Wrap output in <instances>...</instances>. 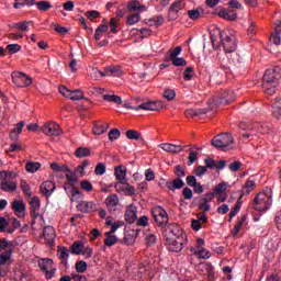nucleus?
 <instances>
[{
  "label": "nucleus",
  "instance_id": "nucleus-1",
  "mask_svg": "<svg viewBox=\"0 0 281 281\" xmlns=\"http://www.w3.org/2000/svg\"><path fill=\"white\" fill-rule=\"evenodd\" d=\"M220 37L225 54H234V52H236V32L223 31L220 32Z\"/></svg>",
  "mask_w": 281,
  "mask_h": 281
},
{
  "label": "nucleus",
  "instance_id": "nucleus-2",
  "mask_svg": "<svg viewBox=\"0 0 281 281\" xmlns=\"http://www.w3.org/2000/svg\"><path fill=\"white\" fill-rule=\"evenodd\" d=\"M176 179L169 180L166 182V188L170 190V192H175V190H181L186 186V182L182 181L183 177H186V169L178 165L175 167Z\"/></svg>",
  "mask_w": 281,
  "mask_h": 281
},
{
  "label": "nucleus",
  "instance_id": "nucleus-3",
  "mask_svg": "<svg viewBox=\"0 0 281 281\" xmlns=\"http://www.w3.org/2000/svg\"><path fill=\"white\" fill-rule=\"evenodd\" d=\"M252 207L257 212H267L271 207V195L265 192L258 193L254 200Z\"/></svg>",
  "mask_w": 281,
  "mask_h": 281
},
{
  "label": "nucleus",
  "instance_id": "nucleus-4",
  "mask_svg": "<svg viewBox=\"0 0 281 281\" xmlns=\"http://www.w3.org/2000/svg\"><path fill=\"white\" fill-rule=\"evenodd\" d=\"M211 144L214 146V148L225 150V148H229V146L234 144V136H232L229 133L218 134L211 140Z\"/></svg>",
  "mask_w": 281,
  "mask_h": 281
},
{
  "label": "nucleus",
  "instance_id": "nucleus-5",
  "mask_svg": "<svg viewBox=\"0 0 281 281\" xmlns=\"http://www.w3.org/2000/svg\"><path fill=\"white\" fill-rule=\"evenodd\" d=\"M179 54H181V46L170 49L165 56L166 63H172L175 67H186L188 61L183 57H177Z\"/></svg>",
  "mask_w": 281,
  "mask_h": 281
},
{
  "label": "nucleus",
  "instance_id": "nucleus-6",
  "mask_svg": "<svg viewBox=\"0 0 281 281\" xmlns=\"http://www.w3.org/2000/svg\"><path fill=\"white\" fill-rule=\"evenodd\" d=\"M37 265L41 271L44 273L46 280H52L56 276V268L54 267V260L49 258L40 259Z\"/></svg>",
  "mask_w": 281,
  "mask_h": 281
},
{
  "label": "nucleus",
  "instance_id": "nucleus-7",
  "mask_svg": "<svg viewBox=\"0 0 281 281\" xmlns=\"http://www.w3.org/2000/svg\"><path fill=\"white\" fill-rule=\"evenodd\" d=\"M153 217L155 220V223L158 225V227H166L168 225V212L164 210L161 206H156L151 211Z\"/></svg>",
  "mask_w": 281,
  "mask_h": 281
},
{
  "label": "nucleus",
  "instance_id": "nucleus-8",
  "mask_svg": "<svg viewBox=\"0 0 281 281\" xmlns=\"http://www.w3.org/2000/svg\"><path fill=\"white\" fill-rule=\"evenodd\" d=\"M59 93H61L64 98L72 100V102H76L78 100H85V93L81 90H69L65 86L59 87Z\"/></svg>",
  "mask_w": 281,
  "mask_h": 281
},
{
  "label": "nucleus",
  "instance_id": "nucleus-9",
  "mask_svg": "<svg viewBox=\"0 0 281 281\" xmlns=\"http://www.w3.org/2000/svg\"><path fill=\"white\" fill-rule=\"evenodd\" d=\"M12 80L15 87H30L32 85V78L23 72H12Z\"/></svg>",
  "mask_w": 281,
  "mask_h": 281
},
{
  "label": "nucleus",
  "instance_id": "nucleus-10",
  "mask_svg": "<svg viewBox=\"0 0 281 281\" xmlns=\"http://www.w3.org/2000/svg\"><path fill=\"white\" fill-rule=\"evenodd\" d=\"M281 78V68L274 67L266 70L263 75V82H270L272 85H278V80Z\"/></svg>",
  "mask_w": 281,
  "mask_h": 281
},
{
  "label": "nucleus",
  "instance_id": "nucleus-11",
  "mask_svg": "<svg viewBox=\"0 0 281 281\" xmlns=\"http://www.w3.org/2000/svg\"><path fill=\"white\" fill-rule=\"evenodd\" d=\"M166 104L164 101H149L139 104L138 106L135 108V111H161V109H165Z\"/></svg>",
  "mask_w": 281,
  "mask_h": 281
},
{
  "label": "nucleus",
  "instance_id": "nucleus-12",
  "mask_svg": "<svg viewBox=\"0 0 281 281\" xmlns=\"http://www.w3.org/2000/svg\"><path fill=\"white\" fill-rule=\"evenodd\" d=\"M42 133L47 135L48 137H58V135H63V130H60V125L56 123H46L42 127Z\"/></svg>",
  "mask_w": 281,
  "mask_h": 281
},
{
  "label": "nucleus",
  "instance_id": "nucleus-13",
  "mask_svg": "<svg viewBox=\"0 0 281 281\" xmlns=\"http://www.w3.org/2000/svg\"><path fill=\"white\" fill-rule=\"evenodd\" d=\"M183 245H186V236L180 235L178 237L170 238L168 247L170 251L179 254V251L183 249Z\"/></svg>",
  "mask_w": 281,
  "mask_h": 281
},
{
  "label": "nucleus",
  "instance_id": "nucleus-14",
  "mask_svg": "<svg viewBox=\"0 0 281 281\" xmlns=\"http://www.w3.org/2000/svg\"><path fill=\"white\" fill-rule=\"evenodd\" d=\"M161 150H165V153H170L171 155H179V153H183L186 149V146L181 145H175L170 143H162L158 145Z\"/></svg>",
  "mask_w": 281,
  "mask_h": 281
},
{
  "label": "nucleus",
  "instance_id": "nucleus-15",
  "mask_svg": "<svg viewBox=\"0 0 281 281\" xmlns=\"http://www.w3.org/2000/svg\"><path fill=\"white\" fill-rule=\"evenodd\" d=\"M43 238L46 245H49L52 247L56 241V229L53 226L44 227Z\"/></svg>",
  "mask_w": 281,
  "mask_h": 281
},
{
  "label": "nucleus",
  "instance_id": "nucleus-16",
  "mask_svg": "<svg viewBox=\"0 0 281 281\" xmlns=\"http://www.w3.org/2000/svg\"><path fill=\"white\" fill-rule=\"evenodd\" d=\"M65 190L72 203H78V201H82V198L85 196L82 192H80V190H78V188H76L75 186L66 187Z\"/></svg>",
  "mask_w": 281,
  "mask_h": 281
},
{
  "label": "nucleus",
  "instance_id": "nucleus-17",
  "mask_svg": "<svg viewBox=\"0 0 281 281\" xmlns=\"http://www.w3.org/2000/svg\"><path fill=\"white\" fill-rule=\"evenodd\" d=\"M11 210L15 212L19 218H23V216H25V202H23V200H14L11 203Z\"/></svg>",
  "mask_w": 281,
  "mask_h": 281
},
{
  "label": "nucleus",
  "instance_id": "nucleus-18",
  "mask_svg": "<svg viewBox=\"0 0 281 281\" xmlns=\"http://www.w3.org/2000/svg\"><path fill=\"white\" fill-rule=\"evenodd\" d=\"M255 190H256V180L249 178L245 182V184L240 191L239 199L243 200L244 196L251 194V192H254Z\"/></svg>",
  "mask_w": 281,
  "mask_h": 281
},
{
  "label": "nucleus",
  "instance_id": "nucleus-19",
  "mask_svg": "<svg viewBox=\"0 0 281 281\" xmlns=\"http://www.w3.org/2000/svg\"><path fill=\"white\" fill-rule=\"evenodd\" d=\"M54 190H56V184L50 180L44 181L40 187L43 196H52Z\"/></svg>",
  "mask_w": 281,
  "mask_h": 281
},
{
  "label": "nucleus",
  "instance_id": "nucleus-20",
  "mask_svg": "<svg viewBox=\"0 0 281 281\" xmlns=\"http://www.w3.org/2000/svg\"><path fill=\"white\" fill-rule=\"evenodd\" d=\"M30 203L32 218H38V215L41 214V199H38V196H33Z\"/></svg>",
  "mask_w": 281,
  "mask_h": 281
},
{
  "label": "nucleus",
  "instance_id": "nucleus-21",
  "mask_svg": "<svg viewBox=\"0 0 281 281\" xmlns=\"http://www.w3.org/2000/svg\"><path fill=\"white\" fill-rule=\"evenodd\" d=\"M95 74L101 76V78H104L105 76H120L122 72L120 71V67L117 66H109L104 69V71L95 70Z\"/></svg>",
  "mask_w": 281,
  "mask_h": 281
},
{
  "label": "nucleus",
  "instance_id": "nucleus-22",
  "mask_svg": "<svg viewBox=\"0 0 281 281\" xmlns=\"http://www.w3.org/2000/svg\"><path fill=\"white\" fill-rule=\"evenodd\" d=\"M78 212H83L85 214H89L91 212H95V203L93 202H87V201H81L77 205Z\"/></svg>",
  "mask_w": 281,
  "mask_h": 281
},
{
  "label": "nucleus",
  "instance_id": "nucleus-23",
  "mask_svg": "<svg viewBox=\"0 0 281 281\" xmlns=\"http://www.w3.org/2000/svg\"><path fill=\"white\" fill-rule=\"evenodd\" d=\"M71 254V250H69L67 247H58L57 249V257L59 258L61 265L64 267H67V262L69 260V255Z\"/></svg>",
  "mask_w": 281,
  "mask_h": 281
},
{
  "label": "nucleus",
  "instance_id": "nucleus-24",
  "mask_svg": "<svg viewBox=\"0 0 281 281\" xmlns=\"http://www.w3.org/2000/svg\"><path fill=\"white\" fill-rule=\"evenodd\" d=\"M217 15L225 21H236L238 19V13L228 9L221 10Z\"/></svg>",
  "mask_w": 281,
  "mask_h": 281
},
{
  "label": "nucleus",
  "instance_id": "nucleus-25",
  "mask_svg": "<svg viewBox=\"0 0 281 281\" xmlns=\"http://www.w3.org/2000/svg\"><path fill=\"white\" fill-rule=\"evenodd\" d=\"M114 177L121 183H126V169L124 166H117L114 168Z\"/></svg>",
  "mask_w": 281,
  "mask_h": 281
},
{
  "label": "nucleus",
  "instance_id": "nucleus-26",
  "mask_svg": "<svg viewBox=\"0 0 281 281\" xmlns=\"http://www.w3.org/2000/svg\"><path fill=\"white\" fill-rule=\"evenodd\" d=\"M207 113V109H189L186 110V117H203Z\"/></svg>",
  "mask_w": 281,
  "mask_h": 281
},
{
  "label": "nucleus",
  "instance_id": "nucleus-27",
  "mask_svg": "<svg viewBox=\"0 0 281 281\" xmlns=\"http://www.w3.org/2000/svg\"><path fill=\"white\" fill-rule=\"evenodd\" d=\"M23 126H25V122L21 121L20 123H18L15 125V127L12 130V132L10 133V138L13 142H16V139H19V135H21V133H23Z\"/></svg>",
  "mask_w": 281,
  "mask_h": 281
},
{
  "label": "nucleus",
  "instance_id": "nucleus-28",
  "mask_svg": "<svg viewBox=\"0 0 281 281\" xmlns=\"http://www.w3.org/2000/svg\"><path fill=\"white\" fill-rule=\"evenodd\" d=\"M127 10L130 12H146V7L140 4L139 1L135 0L127 3Z\"/></svg>",
  "mask_w": 281,
  "mask_h": 281
},
{
  "label": "nucleus",
  "instance_id": "nucleus-29",
  "mask_svg": "<svg viewBox=\"0 0 281 281\" xmlns=\"http://www.w3.org/2000/svg\"><path fill=\"white\" fill-rule=\"evenodd\" d=\"M105 205L109 210H113V207H117L120 205V198L117 194H111L105 199Z\"/></svg>",
  "mask_w": 281,
  "mask_h": 281
},
{
  "label": "nucleus",
  "instance_id": "nucleus-30",
  "mask_svg": "<svg viewBox=\"0 0 281 281\" xmlns=\"http://www.w3.org/2000/svg\"><path fill=\"white\" fill-rule=\"evenodd\" d=\"M125 221L126 223H130V225H132V223H135V221H137V210H135L134 207H130L125 211Z\"/></svg>",
  "mask_w": 281,
  "mask_h": 281
},
{
  "label": "nucleus",
  "instance_id": "nucleus-31",
  "mask_svg": "<svg viewBox=\"0 0 281 281\" xmlns=\"http://www.w3.org/2000/svg\"><path fill=\"white\" fill-rule=\"evenodd\" d=\"M262 89H263V92L267 93V95H273V93L278 91V83L263 81Z\"/></svg>",
  "mask_w": 281,
  "mask_h": 281
},
{
  "label": "nucleus",
  "instance_id": "nucleus-32",
  "mask_svg": "<svg viewBox=\"0 0 281 281\" xmlns=\"http://www.w3.org/2000/svg\"><path fill=\"white\" fill-rule=\"evenodd\" d=\"M16 188H18V184L14 181L3 180L1 182V190L3 192H14Z\"/></svg>",
  "mask_w": 281,
  "mask_h": 281
},
{
  "label": "nucleus",
  "instance_id": "nucleus-33",
  "mask_svg": "<svg viewBox=\"0 0 281 281\" xmlns=\"http://www.w3.org/2000/svg\"><path fill=\"white\" fill-rule=\"evenodd\" d=\"M191 251L195 255L199 256L202 260H209V258L212 256L210 254V250L205 248H198L196 250L194 248L191 249Z\"/></svg>",
  "mask_w": 281,
  "mask_h": 281
},
{
  "label": "nucleus",
  "instance_id": "nucleus-34",
  "mask_svg": "<svg viewBox=\"0 0 281 281\" xmlns=\"http://www.w3.org/2000/svg\"><path fill=\"white\" fill-rule=\"evenodd\" d=\"M183 8H186V1L177 0L169 8V12H175L176 14H178V12H181V10H183Z\"/></svg>",
  "mask_w": 281,
  "mask_h": 281
},
{
  "label": "nucleus",
  "instance_id": "nucleus-35",
  "mask_svg": "<svg viewBox=\"0 0 281 281\" xmlns=\"http://www.w3.org/2000/svg\"><path fill=\"white\" fill-rule=\"evenodd\" d=\"M35 5H36L37 10H40V12H47V11L52 10L50 1L41 0V1L35 2Z\"/></svg>",
  "mask_w": 281,
  "mask_h": 281
},
{
  "label": "nucleus",
  "instance_id": "nucleus-36",
  "mask_svg": "<svg viewBox=\"0 0 281 281\" xmlns=\"http://www.w3.org/2000/svg\"><path fill=\"white\" fill-rule=\"evenodd\" d=\"M89 156H91V149L88 147H78L75 151V157H78V159Z\"/></svg>",
  "mask_w": 281,
  "mask_h": 281
},
{
  "label": "nucleus",
  "instance_id": "nucleus-37",
  "mask_svg": "<svg viewBox=\"0 0 281 281\" xmlns=\"http://www.w3.org/2000/svg\"><path fill=\"white\" fill-rule=\"evenodd\" d=\"M106 131H109V123L97 124L92 128V133L94 135H103V133H106Z\"/></svg>",
  "mask_w": 281,
  "mask_h": 281
},
{
  "label": "nucleus",
  "instance_id": "nucleus-38",
  "mask_svg": "<svg viewBox=\"0 0 281 281\" xmlns=\"http://www.w3.org/2000/svg\"><path fill=\"white\" fill-rule=\"evenodd\" d=\"M0 249H2V251H14V241H8V239L2 238L0 240Z\"/></svg>",
  "mask_w": 281,
  "mask_h": 281
},
{
  "label": "nucleus",
  "instance_id": "nucleus-39",
  "mask_svg": "<svg viewBox=\"0 0 281 281\" xmlns=\"http://www.w3.org/2000/svg\"><path fill=\"white\" fill-rule=\"evenodd\" d=\"M236 100V94L233 91L226 92V95L221 98L220 104H232Z\"/></svg>",
  "mask_w": 281,
  "mask_h": 281
},
{
  "label": "nucleus",
  "instance_id": "nucleus-40",
  "mask_svg": "<svg viewBox=\"0 0 281 281\" xmlns=\"http://www.w3.org/2000/svg\"><path fill=\"white\" fill-rule=\"evenodd\" d=\"M241 207H243V200H240V198H238L235 206L229 212V220H228L229 223H232V218H234V216H236V214H238V212H240Z\"/></svg>",
  "mask_w": 281,
  "mask_h": 281
},
{
  "label": "nucleus",
  "instance_id": "nucleus-41",
  "mask_svg": "<svg viewBox=\"0 0 281 281\" xmlns=\"http://www.w3.org/2000/svg\"><path fill=\"white\" fill-rule=\"evenodd\" d=\"M241 207H243V200H240V198H238L235 206L229 212V220H228L229 223H232V218H234V216H236V214H238V212H240Z\"/></svg>",
  "mask_w": 281,
  "mask_h": 281
},
{
  "label": "nucleus",
  "instance_id": "nucleus-42",
  "mask_svg": "<svg viewBox=\"0 0 281 281\" xmlns=\"http://www.w3.org/2000/svg\"><path fill=\"white\" fill-rule=\"evenodd\" d=\"M245 221H247V214L243 215L234 226L233 236H238V232H240L243 225H245Z\"/></svg>",
  "mask_w": 281,
  "mask_h": 281
},
{
  "label": "nucleus",
  "instance_id": "nucleus-43",
  "mask_svg": "<svg viewBox=\"0 0 281 281\" xmlns=\"http://www.w3.org/2000/svg\"><path fill=\"white\" fill-rule=\"evenodd\" d=\"M10 258H12V250H4L0 254V267H3L7 262H10Z\"/></svg>",
  "mask_w": 281,
  "mask_h": 281
},
{
  "label": "nucleus",
  "instance_id": "nucleus-44",
  "mask_svg": "<svg viewBox=\"0 0 281 281\" xmlns=\"http://www.w3.org/2000/svg\"><path fill=\"white\" fill-rule=\"evenodd\" d=\"M105 239H104V245L105 247H113L115 243H117V237L113 234H109V232L105 233Z\"/></svg>",
  "mask_w": 281,
  "mask_h": 281
},
{
  "label": "nucleus",
  "instance_id": "nucleus-45",
  "mask_svg": "<svg viewBox=\"0 0 281 281\" xmlns=\"http://www.w3.org/2000/svg\"><path fill=\"white\" fill-rule=\"evenodd\" d=\"M227 192V183L226 182H220L213 190L214 195L217 194H226Z\"/></svg>",
  "mask_w": 281,
  "mask_h": 281
},
{
  "label": "nucleus",
  "instance_id": "nucleus-46",
  "mask_svg": "<svg viewBox=\"0 0 281 281\" xmlns=\"http://www.w3.org/2000/svg\"><path fill=\"white\" fill-rule=\"evenodd\" d=\"M125 137H127V139H136V140H142L144 142V138L142 137V134H139L137 131L135 130H128L125 133Z\"/></svg>",
  "mask_w": 281,
  "mask_h": 281
},
{
  "label": "nucleus",
  "instance_id": "nucleus-47",
  "mask_svg": "<svg viewBox=\"0 0 281 281\" xmlns=\"http://www.w3.org/2000/svg\"><path fill=\"white\" fill-rule=\"evenodd\" d=\"M272 115L276 117V120H281V98L276 101Z\"/></svg>",
  "mask_w": 281,
  "mask_h": 281
},
{
  "label": "nucleus",
  "instance_id": "nucleus-48",
  "mask_svg": "<svg viewBox=\"0 0 281 281\" xmlns=\"http://www.w3.org/2000/svg\"><path fill=\"white\" fill-rule=\"evenodd\" d=\"M103 100L105 102H114V104H122V97L115 94H104Z\"/></svg>",
  "mask_w": 281,
  "mask_h": 281
},
{
  "label": "nucleus",
  "instance_id": "nucleus-49",
  "mask_svg": "<svg viewBox=\"0 0 281 281\" xmlns=\"http://www.w3.org/2000/svg\"><path fill=\"white\" fill-rule=\"evenodd\" d=\"M71 254H75V255H80L82 254V250L85 249V246L82 245V241H75L71 246Z\"/></svg>",
  "mask_w": 281,
  "mask_h": 281
},
{
  "label": "nucleus",
  "instance_id": "nucleus-50",
  "mask_svg": "<svg viewBox=\"0 0 281 281\" xmlns=\"http://www.w3.org/2000/svg\"><path fill=\"white\" fill-rule=\"evenodd\" d=\"M20 188L25 196H32V189L30 188V184H27V181L21 180Z\"/></svg>",
  "mask_w": 281,
  "mask_h": 281
},
{
  "label": "nucleus",
  "instance_id": "nucleus-51",
  "mask_svg": "<svg viewBox=\"0 0 281 281\" xmlns=\"http://www.w3.org/2000/svg\"><path fill=\"white\" fill-rule=\"evenodd\" d=\"M104 172H106V165H104V162H98L94 168V175H97V177H102Z\"/></svg>",
  "mask_w": 281,
  "mask_h": 281
},
{
  "label": "nucleus",
  "instance_id": "nucleus-52",
  "mask_svg": "<svg viewBox=\"0 0 281 281\" xmlns=\"http://www.w3.org/2000/svg\"><path fill=\"white\" fill-rule=\"evenodd\" d=\"M41 170V162H27L26 164V171L27 172H38Z\"/></svg>",
  "mask_w": 281,
  "mask_h": 281
},
{
  "label": "nucleus",
  "instance_id": "nucleus-53",
  "mask_svg": "<svg viewBox=\"0 0 281 281\" xmlns=\"http://www.w3.org/2000/svg\"><path fill=\"white\" fill-rule=\"evenodd\" d=\"M239 128L241 131H255V128H257V126L251 121H248V122L239 123Z\"/></svg>",
  "mask_w": 281,
  "mask_h": 281
},
{
  "label": "nucleus",
  "instance_id": "nucleus-54",
  "mask_svg": "<svg viewBox=\"0 0 281 281\" xmlns=\"http://www.w3.org/2000/svg\"><path fill=\"white\" fill-rule=\"evenodd\" d=\"M66 181H68V183L74 187L75 183H78V176H76V173L70 170L66 173Z\"/></svg>",
  "mask_w": 281,
  "mask_h": 281
},
{
  "label": "nucleus",
  "instance_id": "nucleus-55",
  "mask_svg": "<svg viewBox=\"0 0 281 281\" xmlns=\"http://www.w3.org/2000/svg\"><path fill=\"white\" fill-rule=\"evenodd\" d=\"M162 98H165V100H168L169 102H172V100L177 98V92H175V90L172 89H167L164 91Z\"/></svg>",
  "mask_w": 281,
  "mask_h": 281
},
{
  "label": "nucleus",
  "instance_id": "nucleus-56",
  "mask_svg": "<svg viewBox=\"0 0 281 281\" xmlns=\"http://www.w3.org/2000/svg\"><path fill=\"white\" fill-rule=\"evenodd\" d=\"M145 243L147 247H153V245L157 243V235H155L154 233H149L148 235L145 236Z\"/></svg>",
  "mask_w": 281,
  "mask_h": 281
},
{
  "label": "nucleus",
  "instance_id": "nucleus-57",
  "mask_svg": "<svg viewBox=\"0 0 281 281\" xmlns=\"http://www.w3.org/2000/svg\"><path fill=\"white\" fill-rule=\"evenodd\" d=\"M120 135H122V133L117 128H113L108 133L110 142H115L116 139H120Z\"/></svg>",
  "mask_w": 281,
  "mask_h": 281
},
{
  "label": "nucleus",
  "instance_id": "nucleus-58",
  "mask_svg": "<svg viewBox=\"0 0 281 281\" xmlns=\"http://www.w3.org/2000/svg\"><path fill=\"white\" fill-rule=\"evenodd\" d=\"M110 226H112V227L108 232V234H115V232H117V229H120V227H124V222L116 221V222H113Z\"/></svg>",
  "mask_w": 281,
  "mask_h": 281
},
{
  "label": "nucleus",
  "instance_id": "nucleus-59",
  "mask_svg": "<svg viewBox=\"0 0 281 281\" xmlns=\"http://www.w3.org/2000/svg\"><path fill=\"white\" fill-rule=\"evenodd\" d=\"M188 16L191 21H198V19L201 18V11H199V9L189 10Z\"/></svg>",
  "mask_w": 281,
  "mask_h": 281
},
{
  "label": "nucleus",
  "instance_id": "nucleus-60",
  "mask_svg": "<svg viewBox=\"0 0 281 281\" xmlns=\"http://www.w3.org/2000/svg\"><path fill=\"white\" fill-rule=\"evenodd\" d=\"M77 273H85L87 271V262L86 261H78L75 266Z\"/></svg>",
  "mask_w": 281,
  "mask_h": 281
},
{
  "label": "nucleus",
  "instance_id": "nucleus-61",
  "mask_svg": "<svg viewBox=\"0 0 281 281\" xmlns=\"http://www.w3.org/2000/svg\"><path fill=\"white\" fill-rule=\"evenodd\" d=\"M80 187L86 191V192H93V184L89 180H82L80 182Z\"/></svg>",
  "mask_w": 281,
  "mask_h": 281
},
{
  "label": "nucleus",
  "instance_id": "nucleus-62",
  "mask_svg": "<svg viewBox=\"0 0 281 281\" xmlns=\"http://www.w3.org/2000/svg\"><path fill=\"white\" fill-rule=\"evenodd\" d=\"M199 159V153L189 149V166H192V164H194V161H196Z\"/></svg>",
  "mask_w": 281,
  "mask_h": 281
},
{
  "label": "nucleus",
  "instance_id": "nucleus-63",
  "mask_svg": "<svg viewBox=\"0 0 281 281\" xmlns=\"http://www.w3.org/2000/svg\"><path fill=\"white\" fill-rule=\"evenodd\" d=\"M182 196L187 200V201H191V199L194 196V193L192 192V189L190 188H184L182 190Z\"/></svg>",
  "mask_w": 281,
  "mask_h": 281
},
{
  "label": "nucleus",
  "instance_id": "nucleus-64",
  "mask_svg": "<svg viewBox=\"0 0 281 281\" xmlns=\"http://www.w3.org/2000/svg\"><path fill=\"white\" fill-rule=\"evenodd\" d=\"M128 25H135V23H139V14H132L127 18Z\"/></svg>",
  "mask_w": 281,
  "mask_h": 281
}]
</instances>
